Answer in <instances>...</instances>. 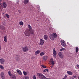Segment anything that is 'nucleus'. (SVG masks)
Wrapping results in <instances>:
<instances>
[{"label":"nucleus","mask_w":79,"mask_h":79,"mask_svg":"<svg viewBox=\"0 0 79 79\" xmlns=\"http://www.w3.org/2000/svg\"><path fill=\"white\" fill-rule=\"evenodd\" d=\"M50 37L51 40H53L54 39H56L57 37V35L55 33H53L52 35H50Z\"/></svg>","instance_id":"f257e3e1"},{"label":"nucleus","mask_w":79,"mask_h":79,"mask_svg":"<svg viewBox=\"0 0 79 79\" xmlns=\"http://www.w3.org/2000/svg\"><path fill=\"white\" fill-rule=\"evenodd\" d=\"M37 75L40 79H46L47 78L42 73H37Z\"/></svg>","instance_id":"f03ea898"},{"label":"nucleus","mask_w":79,"mask_h":79,"mask_svg":"<svg viewBox=\"0 0 79 79\" xmlns=\"http://www.w3.org/2000/svg\"><path fill=\"white\" fill-rule=\"evenodd\" d=\"M25 34L26 36H29L31 35V33H30V31L28 29L25 31Z\"/></svg>","instance_id":"7ed1b4c3"},{"label":"nucleus","mask_w":79,"mask_h":79,"mask_svg":"<svg viewBox=\"0 0 79 79\" xmlns=\"http://www.w3.org/2000/svg\"><path fill=\"white\" fill-rule=\"evenodd\" d=\"M58 55L60 58H61V59L63 58V57H64V55H63V54L61 53V52H59Z\"/></svg>","instance_id":"20e7f679"},{"label":"nucleus","mask_w":79,"mask_h":79,"mask_svg":"<svg viewBox=\"0 0 79 79\" xmlns=\"http://www.w3.org/2000/svg\"><path fill=\"white\" fill-rule=\"evenodd\" d=\"M29 49V47L27 46L25 47L22 48V50L24 52H27L28 51V50Z\"/></svg>","instance_id":"39448f33"},{"label":"nucleus","mask_w":79,"mask_h":79,"mask_svg":"<svg viewBox=\"0 0 79 79\" xmlns=\"http://www.w3.org/2000/svg\"><path fill=\"white\" fill-rule=\"evenodd\" d=\"M50 64L51 65L54 66L55 64V61H53V59L52 58L50 59Z\"/></svg>","instance_id":"423d86ee"},{"label":"nucleus","mask_w":79,"mask_h":79,"mask_svg":"<svg viewBox=\"0 0 79 79\" xmlns=\"http://www.w3.org/2000/svg\"><path fill=\"white\" fill-rule=\"evenodd\" d=\"M60 42L61 45L63 46V47H65L66 46V43H65V41L63 40H61L60 41Z\"/></svg>","instance_id":"0eeeda50"},{"label":"nucleus","mask_w":79,"mask_h":79,"mask_svg":"<svg viewBox=\"0 0 79 79\" xmlns=\"http://www.w3.org/2000/svg\"><path fill=\"white\" fill-rule=\"evenodd\" d=\"M44 44V40L41 39L40 40V45H43Z\"/></svg>","instance_id":"6e6552de"},{"label":"nucleus","mask_w":79,"mask_h":79,"mask_svg":"<svg viewBox=\"0 0 79 79\" xmlns=\"http://www.w3.org/2000/svg\"><path fill=\"white\" fill-rule=\"evenodd\" d=\"M1 77L2 79H5V75H4V73L3 72L1 73Z\"/></svg>","instance_id":"1a4fd4ad"},{"label":"nucleus","mask_w":79,"mask_h":79,"mask_svg":"<svg viewBox=\"0 0 79 79\" xmlns=\"http://www.w3.org/2000/svg\"><path fill=\"white\" fill-rule=\"evenodd\" d=\"M6 3L5 2H4L3 3L2 7L3 8H6Z\"/></svg>","instance_id":"9d476101"},{"label":"nucleus","mask_w":79,"mask_h":79,"mask_svg":"<svg viewBox=\"0 0 79 79\" xmlns=\"http://www.w3.org/2000/svg\"><path fill=\"white\" fill-rule=\"evenodd\" d=\"M5 59L3 58H1L0 59V63L1 64H4V62H5Z\"/></svg>","instance_id":"9b49d317"},{"label":"nucleus","mask_w":79,"mask_h":79,"mask_svg":"<svg viewBox=\"0 0 79 79\" xmlns=\"http://www.w3.org/2000/svg\"><path fill=\"white\" fill-rule=\"evenodd\" d=\"M16 71L18 73V74H19V75H22V72H21V71L20 70L17 69L16 70Z\"/></svg>","instance_id":"f8f14e48"},{"label":"nucleus","mask_w":79,"mask_h":79,"mask_svg":"<svg viewBox=\"0 0 79 79\" xmlns=\"http://www.w3.org/2000/svg\"><path fill=\"white\" fill-rule=\"evenodd\" d=\"M48 59V56H44L43 57V60L45 61Z\"/></svg>","instance_id":"ddd939ff"},{"label":"nucleus","mask_w":79,"mask_h":79,"mask_svg":"<svg viewBox=\"0 0 79 79\" xmlns=\"http://www.w3.org/2000/svg\"><path fill=\"white\" fill-rule=\"evenodd\" d=\"M0 29L2 30H3V31L5 30V27L3 25H1L0 26Z\"/></svg>","instance_id":"4468645a"},{"label":"nucleus","mask_w":79,"mask_h":79,"mask_svg":"<svg viewBox=\"0 0 79 79\" xmlns=\"http://www.w3.org/2000/svg\"><path fill=\"white\" fill-rule=\"evenodd\" d=\"M11 79H16V76L15 75L12 74V76H10Z\"/></svg>","instance_id":"2eb2a0df"},{"label":"nucleus","mask_w":79,"mask_h":79,"mask_svg":"<svg viewBox=\"0 0 79 79\" xmlns=\"http://www.w3.org/2000/svg\"><path fill=\"white\" fill-rule=\"evenodd\" d=\"M29 2V0H24L23 1V3L24 4L26 5L27 4V3Z\"/></svg>","instance_id":"dca6fc26"},{"label":"nucleus","mask_w":79,"mask_h":79,"mask_svg":"<svg viewBox=\"0 0 79 79\" xmlns=\"http://www.w3.org/2000/svg\"><path fill=\"white\" fill-rule=\"evenodd\" d=\"M29 31L30 33L31 34H32L33 35L34 34V30L31 29V30H30Z\"/></svg>","instance_id":"f3484780"},{"label":"nucleus","mask_w":79,"mask_h":79,"mask_svg":"<svg viewBox=\"0 0 79 79\" xmlns=\"http://www.w3.org/2000/svg\"><path fill=\"white\" fill-rule=\"evenodd\" d=\"M40 53V51L37 50L35 52V55H37L38 54Z\"/></svg>","instance_id":"a211bd4d"},{"label":"nucleus","mask_w":79,"mask_h":79,"mask_svg":"<svg viewBox=\"0 0 79 79\" xmlns=\"http://www.w3.org/2000/svg\"><path fill=\"white\" fill-rule=\"evenodd\" d=\"M6 37V35L4 36V40L5 42H7V38Z\"/></svg>","instance_id":"6ab92c4d"},{"label":"nucleus","mask_w":79,"mask_h":79,"mask_svg":"<svg viewBox=\"0 0 79 79\" xmlns=\"http://www.w3.org/2000/svg\"><path fill=\"white\" fill-rule=\"evenodd\" d=\"M53 55H57L56 53V51L55 50V48L53 49Z\"/></svg>","instance_id":"aec40b11"},{"label":"nucleus","mask_w":79,"mask_h":79,"mask_svg":"<svg viewBox=\"0 0 79 79\" xmlns=\"http://www.w3.org/2000/svg\"><path fill=\"white\" fill-rule=\"evenodd\" d=\"M67 73L68 74H69V75H72V74H73V73L70 71H68Z\"/></svg>","instance_id":"412c9836"},{"label":"nucleus","mask_w":79,"mask_h":79,"mask_svg":"<svg viewBox=\"0 0 79 79\" xmlns=\"http://www.w3.org/2000/svg\"><path fill=\"white\" fill-rule=\"evenodd\" d=\"M19 24L20 25H21V26H23L24 25V23L23 21H20L19 23Z\"/></svg>","instance_id":"4be33fe9"},{"label":"nucleus","mask_w":79,"mask_h":79,"mask_svg":"<svg viewBox=\"0 0 79 79\" xmlns=\"http://www.w3.org/2000/svg\"><path fill=\"white\" fill-rule=\"evenodd\" d=\"M45 52H42L40 53V56H43L44 55H45Z\"/></svg>","instance_id":"5701e85b"},{"label":"nucleus","mask_w":79,"mask_h":79,"mask_svg":"<svg viewBox=\"0 0 79 79\" xmlns=\"http://www.w3.org/2000/svg\"><path fill=\"white\" fill-rule=\"evenodd\" d=\"M47 38H48V36L46 35H45L44 36V39L45 40H47Z\"/></svg>","instance_id":"b1692460"},{"label":"nucleus","mask_w":79,"mask_h":79,"mask_svg":"<svg viewBox=\"0 0 79 79\" xmlns=\"http://www.w3.org/2000/svg\"><path fill=\"white\" fill-rule=\"evenodd\" d=\"M29 30H31V29H32V27H31V25L29 24L28 25V26Z\"/></svg>","instance_id":"393cba45"},{"label":"nucleus","mask_w":79,"mask_h":79,"mask_svg":"<svg viewBox=\"0 0 79 79\" xmlns=\"http://www.w3.org/2000/svg\"><path fill=\"white\" fill-rule=\"evenodd\" d=\"M78 51H79V48H78V47H77L76 48V53H77V52H78Z\"/></svg>","instance_id":"a878e982"},{"label":"nucleus","mask_w":79,"mask_h":79,"mask_svg":"<svg viewBox=\"0 0 79 79\" xmlns=\"http://www.w3.org/2000/svg\"><path fill=\"white\" fill-rule=\"evenodd\" d=\"M0 68H1V69H4V67L2 65H0Z\"/></svg>","instance_id":"bb28decb"},{"label":"nucleus","mask_w":79,"mask_h":79,"mask_svg":"<svg viewBox=\"0 0 79 79\" xmlns=\"http://www.w3.org/2000/svg\"><path fill=\"white\" fill-rule=\"evenodd\" d=\"M8 74L9 76H12V75H13V74H11V72L10 71H9L8 72Z\"/></svg>","instance_id":"cd10ccee"},{"label":"nucleus","mask_w":79,"mask_h":79,"mask_svg":"<svg viewBox=\"0 0 79 79\" xmlns=\"http://www.w3.org/2000/svg\"><path fill=\"white\" fill-rule=\"evenodd\" d=\"M16 59L17 60H19V57L18 55H17L16 56Z\"/></svg>","instance_id":"c85d7f7f"},{"label":"nucleus","mask_w":79,"mask_h":79,"mask_svg":"<svg viewBox=\"0 0 79 79\" xmlns=\"http://www.w3.org/2000/svg\"><path fill=\"white\" fill-rule=\"evenodd\" d=\"M41 66L42 67V68H47L46 66H45L44 65H41Z\"/></svg>","instance_id":"c756f323"},{"label":"nucleus","mask_w":79,"mask_h":79,"mask_svg":"<svg viewBox=\"0 0 79 79\" xmlns=\"http://www.w3.org/2000/svg\"><path fill=\"white\" fill-rule=\"evenodd\" d=\"M23 74L25 75V76H26V75H27V73L26 72L23 71Z\"/></svg>","instance_id":"7c9ffc66"},{"label":"nucleus","mask_w":79,"mask_h":79,"mask_svg":"<svg viewBox=\"0 0 79 79\" xmlns=\"http://www.w3.org/2000/svg\"><path fill=\"white\" fill-rule=\"evenodd\" d=\"M6 17H7V18H10V16H9V15L7 14H6Z\"/></svg>","instance_id":"2f4dec72"},{"label":"nucleus","mask_w":79,"mask_h":79,"mask_svg":"<svg viewBox=\"0 0 79 79\" xmlns=\"http://www.w3.org/2000/svg\"><path fill=\"white\" fill-rule=\"evenodd\" d=\"M47 71L48 72V70L47 69H46L44 71H43L44 72H47Z\"/></svg>","instance_id":"473e14b6"},{"label":"nucleus","mask_w":79,"mask_h":79,"mask_svg":"<svg viewBox=\"0 0 79 79\" xmlns=\"http://www.w3.org/2000/svg\"><path fill=\"white\" fill-rule=\"evenodd\" d=\"M63 50H65V48H62L61 49H60V51L61 52H62V51H63Z\"/></svg>","instance_id":"72a5a7b5"},{"label":"nucleus","mask_w":79,"mask_h":79,"mask_svg":"<svg viewBox=\"0 0 79 79\" xmlns=\"http://www.w3.org/2000/svg\"><path fill=\"white\" fill-rule=\"evenodd\" d=\"M24 79H29V77H26L24 78Z\"/></svg>","instance_id":"f704fd0d"},{"label":"nucleus","mask_w":79,"mask_h":79,"mask_svg":"<svg viewBox=\"0 0 79 79\" xmlns=\"http://www.w3.org/2000/svg\"><path fill=\"white\" fill-rule=\"evenodd\" d=\"M33 79H36V77L35 75H34L33 77Z\"/></svg>","instance_id":"c9c22d12"},{"label":"nucleus","mask_w":79,"mask_h":79,"mask_svg":"<svg viewBox=\"0 0 79 79\" xmlns=\"http://www.w3.org/2000/svg\"><path fill=\"white\" fill-rule=\"evenodd\" d=\"M3 6V5L2 3H0V7L2 8Z\"/></svg>","instance_id":"e433bc0d"},{"label":"nucleus","mask_w":79,"mask_h":79,"mask_svg":"<svg viewBox=\"0 0 79 79\" xmlns=\"http://www.w3.org/2000/svg\"><path fill=\"white\" fill-rule=\"evenodd\" d=\"M73 77H74V78H76V77H77V76H73Z\"/></svg>","instance_id":"4c0bfd02"},{"label":"nucleus","mask_w":79,"mask_h":79,"mask_svg":"<svg viewBox=\"0 0 79 79\" xmlns=\"http://www.w3.org/2000/svg\"><path fill=\"white\" fill-rule=\"evenodd\" d=\"M77 67L78 69H79V65L78 64H77Z\"/></svg>","instance_id":"58836bf2"},{"label":"nucleus","mask_w":79,"mask_h":79,"mask_svg":"<svg viewBox=\"0 0 79 79\" xmlns=\"http://www.w3.org/2000/svg\"><path fill=\"white\" fill-rule=\"evenodd\" d=\"M66 77H67V76L65 75L64 78V79H65L66 78Z\"/></svg>","instance_id":"ea45409f"},{"label":"nucleus","mask_w":79,"mask_h":79,"mask_svg":"<svg viewBox=\"0 0 79 79\" xmlns=\"http://www.w3.org/2000/svg\"><path fill=\"white\" fill-rule=\"evenodd\" d=\"M53 56H54V58H56V55L54 54Z\"/></svg>","instance_id":"a19ab883"},{"label":"nucleus","mask_w":79,"mask_h":79,"mask_svg":"<svg viewBox=\"0 0 79 79\" xmlns=\"http://www.w3.org/2000/svg\"><path fill=\"white\" fill-rule=\"evenodd\" d=\"M18 11L19 13H21V10H19Z\"/></svg>","instance_id":"79ce46f5"},{"label":"nucleus","mask_w":79,"mask_h":79,"mask_svg":"<svg viewBox=\"0 0 79 79\" xmlns=\"http://www.w3.org/2000/svg\"><path fill=\"white\" fill-rule=\"evenodd\" d=\"M53 65H51V68L52 69L53 68Z\"/></svg>","instance_id":"37998d69"},{"label":"nucleus","mask_w":79,"mask_h":79,"mask_svg":"<svg viewBox=\"0 0 79 79\" xmlns=\"http://www.w3.org/2000/svg\"><path fill=\"white\" fill-rule=\"evenodd\" d=\"M18 3H19V1H18L17 2V4H18Z\"/></svg>","instance_id":"c03bdc74"},{"label":"nucleus","mask_w":79,"mask_h":79,"mask_svg":"<svg viewBox=\"0 0 79 79\" xmlns=\"http://www.w3.org/2000/svg\"><path fill=\"white\" fill-rule=\"evenodd\" d=\"M0 50H1V46L0 45Z\"/></svg>","instance_id":"a18cd8bd"},{"label":"nucleus","mask_w":79,"mask_h":79,"mask_svg":"<svg viewBox=\"0 0 79 79\" xmlns=\"http://www.w3.org/2000/svg\"><path fill=\"white\" fill-rule=\"evenodd\" d=\"M71 79H75L72 77V78H71Z\"/></svg>","instance_id":"49530a36"},{"label":"nucleus","mask_w":79,"mask_h":79,"mask_svg":"<svg viewBox=\"0 0 79 79\" xmlns=\"http://www.w3.org/2000/svg\"><path fill=\"white\" fill-rule=\"evenodd\" d=\"M2 2V0H0V3Z\"/></svg>","instance_id":"de8ad7c7"},{"label":"nucleus","mask_w":79,"mask_h":79,"mask_svg":"<svg viewBox=\"0 0 79 79\" xmlns=\"http://www.w3.org/2000/svg\"><path fill=\"white\" fill-rule=\"evenodd\" d=\"M78 79H79V77H78Z\"/></svg>","instance_id":"09e8293b"},{"label":"nucleus","mask_w":79,"mask_h":79,"mask_svg":"<svg viewBox=\"0 0 79 79\" xmlns=\"http://www.w3.org/2000/svg\"><path fill=\"white\" fill-rule=\"evenodd\" d=\"M1 7H0V9H1Z\"/></svg>","instance_id":"8fccbe9b"},{"label":"nucleus","mask_w":79,"mask_h":79,"mask_svg":"<svg viewBox=\"0 0 79 79\" xmlns=\"http://www.w3.org/2000/svg\"><path fill=\"white\" fill-rule=\"evenodd\" d=\"M62 79H64L63 78Z\"/></svg>","instance_id":"3c124183"},{"label":"nucleus","mask_w":79,"mask_h":79,"mask_svg":"<svg viewBox=\"0 0 79 79\" xmlns=\"http://www.w3.org/2000/svg\"><path fill=\"white\" fill-rule=\"evenodd\" d=\"M39 10H40V9H39Z\"/></svg>","instance_id":"603ef678"}]
</instances>
